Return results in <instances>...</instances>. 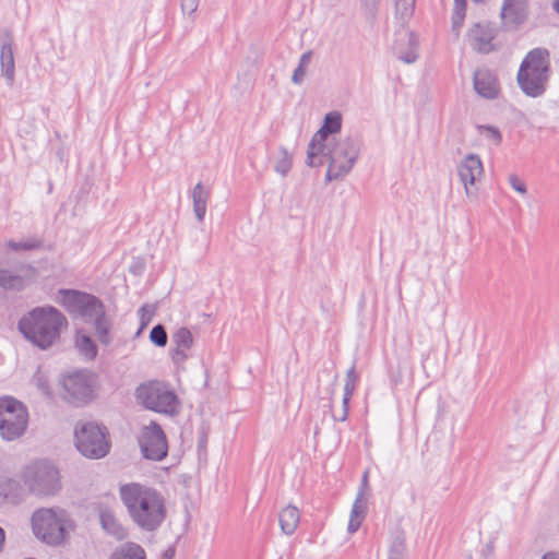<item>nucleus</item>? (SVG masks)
<instances>
[{"mask_svg":"<svg viewBox=\"0 0 559 559\" xmlns=\"http://www.w3.org/2000/svg\"><path fill=\"white\" fill-rule=\"evenodd\" d=\"M119 495L129 516L143 531L153 532L164 522L166 501L156 489L130 483L119 488Z\"/></svg>","mask_w":559,"mask_h":559,"instance_id":"f257e3e1","label":"nucleus"},{"mask_svg":"<svg viewBox=\"0 0 559 559\" xmlns=\"http://www.w3.org/2000/svg\"><path fill=\"white\" fill-rule=\"evenodd\" d=\"M67 328L66 316L52 306L36 307L19 321L20 332L41 350L57 345Z\"/></svg>","mask_w":559,"mask_h":559,"instance_id":"f03ea898","label":"nucleus"},{"mask_svg":"<svg viewBox=\"0 0 559 559\" xmlns=\"http://www.w3.org/2000/svg\"><path fill=\"white\" fill-rule=\"evenodd\" d=\"M60 304L69 313L84 322H93L99 342L108 345L111 341L109 331L110 320L106 317L104 306L95 296L72 289L59 292Z\"/></svg>","mask_w":559,"mask_h":559,"instance_id":"7ed1b4c3","label":"nucleus"},{"mask_svg":"<svg viewBox=\"0 0 559 559\" xmlns=\"http://www.w3.org/2000/svg\"><path fill=\"white\" fill-rule=\"evenodd\" d=\"M360 140L353 135L341 138L324 145L318 151L317 162L321 158L323 164L329 163L325 175L326 181L340 180L347 176L356 164L360 154Z\"/></svg>","mask_w":559,"mask_h":559,"instance_id":"20e7f679","label":"nucleus"},{"mask_svg":"<svg viewBox=\"0 0 559 559\" xmlns=\"http://www.w3.org/2000/svg\"><path fill=\"white\" fill-rule=\"evenodd\" d=\"M549 73L548 51L543 48H535L526 55L520 66L516 76L518 84L526 96L539 97L546 91Z\"/></svg>","mask_w":559,"mask_h":559,"instance_id":"39448f33","label":"nucleus"},{"mask_svg":"<svg viewBox=\"0 0 559 559\" xmlns=\"http://www.w3.org/2000/svg\"><path fill=\"white\" fill-rule=\"evenodd\" d=\"M134 396L136 402L146 409L170 416L179 412L178 396L164 382L153 380L141 383L135 389Z\"/></svg>","mask_w":559,"mask_h":559,"instance_id":"423d86ee","label":"nucleus"},{"mask_svg":"<svg viewBox=\"0 0 559 559\" xmlns=\"http://www.w3.org/2000/svg\"><path fill=\"white\" fill-rule=\"evenodd\" d=\"M68 514L60 508H41L32 515L34 535L49 545H59L66 538Z\"/></svg>","mask_w":559,"mask_h":559,"instance_id":"0eeeda50","label":"nucleus"},{"mask_svg":"<svg viewBox=\"0 0 559 559\" xmlns=\"http://www.w3.org/2000/svg\"><path fill=\"white\" fill-rule=\"evenodd\" d=\"M24 483L36 496L55 495L60 489L59 472L46 461L29 465L24 473Z\"/></svg>","mask_w":559,"mask_h":559,"instance_id":"6e6552de","label":"nucleus"},{"mask_svg":"<svg viewBox=\"0 0 559 559\" xmlns=\"http://www.w3.org/2000/svg\"><path fill=\"white\" fill-rule=\"evenodd\" d=\"M28 414L25 406L15 399H0V435L5 440H14L26 430Z\"/></svg>","mask_w":559,"mask_h":559,"instance_id":"1a4fd4ad","label":"nucleus"},{"mask_svg":"<svg viewBox=\"0 0 559 559\" xmlns=\"http://www.w3.org/2000/svg\"><path fill=\"white\" fill-rule=\"evenodd\" d=\"M76 449L86 457L100 459L109 452L105 428L94 423H82L75 428Z\"/></svg>","mask_w":559,"mask_h":559,"instance_id":"9d476101","label":"nucleus"},{"mask_svg":"<svg viewBox=\"0 0 559 559\" xmlns=\"http://www.w3.org/2000/svg\"><path fill=\"white\" fill-rule=\"evenodd\" d=\"M342 115L338 111H331L325 115L322 127L312 136L307 151V165L310 167H319L323 165V160L318 157V151L324 150V145L336 141L334 135L341 131Z\"/></svg>","mask_w":559,"mask_h":559,"instance_id":"9b49d317","label":"nucleus"},{"mask_svg":"<svg viewBox=\"0 0 559 559\" xmlns=\"http://www.w3.org/2000/svg\"><path fill=\"white\" fill-rule=\"evenodd\" d=\"M93 376L88 371H75L61 379L64 400L75 405L85 404L93 396Z\"/></svg>","mask_w":559,"mask_h":559,"instance_id":"f8f14e48","label":"nucleus"},{"mask_svg":"<svg viewBox=\"0 0 559 559\" xmlns=\"http://www.w3.org/2000/svg\"><path fill=\"white\" fill-rule=\"evenodd\" d=\"M143 456L152 461H162L168 453L166 435L156 421L143 426L139 437Z\"/></svg>","mask_w":559,"mask_h":559,"instance_id":"ddd939ff","label":"nucleus"},{"mask_svg":"<svg viewBox=\"0 0 559 559\" xmlns=\"http://www.w3.org/2000/svg\"><path fill=\"white\" fill-rule=\"evenodd\" d=\"M457 174L464 186L466 195H474L472 188L483 177L484 167L478 154H467L457 165Z\"/></svg>","mask_w":559,"mask_h":559,"instance_id":"4468645a","label":"nucleus"},{"mask_svg":"<svg viewBox=\"0 0 559 559\" xmlns=\"http://www.w3.org/2000/svg\"><path fill=\"white\" fill-rule=\"evenodd\" d=\"M35 269L26 266L19 272L0 269V302L5 300V292H20L24 289L35 277Z\"/></svg>","mask_w":559,"mask_h":559,"instance_id":"2eb2a0df","label":"nucleus"},{"mask_svg":"<svg viewBox=\"0 0 559 559\" xmlns=\"http://www.w3.org/2000/svg\"><path fill=\"white\" fill-rule=\"evenodd\" d=\"M495 35L496 29L490 24H475L468 34L471 46L478 52L488 53L493 49Z\"/></svg>","mask_w":559,"mask_h":559,"instance_id":"dca6fc26","label":"nucleus"},{"mask_svg":"<svg viewBox=\"0 0 559 559\" xmlns=\"http://www.w3.org/2000/svg\"><path fill=\"white\" fill-rule=\"evenodd\" d=\"M474 88L478 95L488 99L496 98L499 93L498 82L488 69H477L474 72Z\"/></svg>","mask_w":559,"mask_h":559,"instance_id":"f3484780","label":"nucleus"},{"mask_svg":"<svg viewBox=\"0 0 559 559\" xmlns=\"http://www.w3.org/2000/svg\"><path fill=\"white\" fill-rule=\"evenodd\" d=\"M501 17L506 25H519L527 17V4L525 0H504L501 9Z\"/></svg>","mask_w":559,"mask_h":559,"instance_id":"a211bd4d","label":"nucleus"},{"mask_svg":"<svg viewBox=\"0 0 559 559\" xmlns=\"http://www.w3.org/2000/svg\"><path fill=\"white\" fill-rule=\"evenodd\" d=\"M13 40L11 34L8 32L4 34L0 50V66L3 76L8 80L9 85H13L14 82V56H13Z\"/></svg>","mask_w":559,"mask_h":559,"instance_id":"6ab92c4d","label":"nucleus"},{"mask_svg":"<svg viewBox=\"0 0 559 559\" xmlns=\"http://www.w3.org/2000/svg\"><path fill=\"white\" fill-rule=\"evenodd\" d=\"M99 521L103 530L117 540H123L128 536V530L119 522L111 510L104 509L99 512Z\"/></svg>","mask_w":559,"mask_h":559,"instance_id":"aec40b11","label":"nucleus"},{"mask_svg":"<svg viewBox=\"0 0 559 559\" xmlns=\"http://www.w3.org/2000/svg\"><path fill=\"white\" fill-rule=\"evenodd\" d=\"M173 342L176 345L173 359L175 362L183 361L188 356L186 352L193 345V337L189 329L180 328L173 334Z\"/></svg>","mask_w":559,"mask_h":559,"instance_id":"412c9836","label":"nucleus"},{"mask_svg":"<svg viewBox=\"0 0 559 559\" xmlns=\"http://www.w3.org/2000/svg\"><path fill=\"white\" fill-rule=\"evenodd\" d=\"M210 195V189L201 182H198L191 191L193 213L199 223L204 221Z\"/></svg>","mask_w":559,"mask_h":559,"instance_id":"4be33fe9","label":"nucleus"},{"mask_svg":"<svg viewBox=\"0 0 559 559\" xmlns=\"http://www.w3.org/2000/svg\"><path fill=\"white\" fill-rule=\"evenodd\" d=\"M299 519V510L296 507L287 506L284 508L278 516L282 532L286 535H292L298 526Z\"/></svg>","mask_w":559,"mask_h":559,"instance_id":"5701e85b","label":"nucleus"},{"mask_svg":"<svg viewBox=\"0 0 559 559\" xmlns=\"http://www.w3.org/2000/svg\"><path fill=\"white\" fill-rule=\"evenodd\" d=\"M144 549L135 543H124L110 556V559H145Z\"/></svg>","mask_w":559,"mask_h":559,"instance_id":"b1692460","label":"nucleus"},{"mask_svg":"<svg viewBox=\"0 0 559 559\" xmlns=\"http://www.w3.org/2000/svg\"><path fill=\"white\" fill-rule=\"evenodd\" d=\"M365 513V506L362 503V491H359L353 504L350 519L348 522V532L355 533L361 525Z\"/></svg>","mask_w":559,"mask_h":559,"instance_id":"393cba45","label":"nucleus"},{"mask_svg":"<svg viewBox=\"0 0 559 559\" xmlns=\"http://www.w3.org/2000/svg\"><path fill=\"white\" fill-rule=\"evenodd\" d=\"M466 12V0H454V9L452 14V32L459 37L460 29L463 25Z\"/></svg>","mask_w":559,"mask_h":559,"instance_id":"a878e982","label":"nucleus"},{"mask_svg":"<svg viewBox=\"0 0 559 559\" xmlns=\"http://www.w3.org/2000/svg\"><path fill=\"white\" fill-rule=\"evenodd\" d=\"M76 347L79 352L87 359H94L97 355V347L92 338L85 334H78Z\"/></svg>","mask_w":559,"mask_h":559,"instance_id":"bb28decb","label":"nucleus"},{"mask_svg":"<svg viewBox=\"0 0 559 559\" xmlns=\"http://www.w3.org/2000/svg\"><path fill=\"white\" fill-rule=\"evenodd\" d=\"M311 57H312L311 50H308L301 55V57L299 59V63L292 75V81L294 84L299 85L304 82L306 74H307V67L311 61Z\"/></svg>","mask_w":559,"mask_h":559,"instance_id":"cd10ccee","label":"nucleus"},{"mask_svg":"<svg viewBox=\"0 0 559 559\" xmlns=\"http://www.w3.org/2000/svg\"><path fill=\"white\" fill-rule=\"evenodd\" d=\"M406 545L405 538L402 535H397L392 538L388 559H405Z\"/></svg>","mask_w":559,"mask_h":559,"instance_id":"c85d7f7f","label":"nucleus"},{"mask_svg":"<svg viewBox=\"0 0 559 559\" xmlns=\"http://www.w3.org/2000/svg\"><path fill=\"white\" fill-rule=\"evenodd\" d=\"M357 379L358 374L356 373L355 366H352L346 372V379L344 384L343 400H345V404L350 401V397L355 391Z\"/></svg>","mask_w":559,"mask_h":559,"instance_id":"c756f323","label":"nucleus"},{"mask_svg":"<svg viewBox=\"0 0 559 559\" xmlns=\"http://www.w3.org/2000/svg\"><path fill=\"white\" fill-rule=\"evenodd\" d=\"M281 157L274 166V170L285 177L292 168V156L285 147L280 148Z\"/></svg>","mask_w":559,"mask_h":559,"instance_id":"7c9ffc66","label":"nucleus"},{"mask_svg":"<svg viewBox=\"0 0 559 559\" xmlns=\"http://www.w3.org/2000/svg\"><path fill=\"white\" fill-rule=\"evenodd\" d=\"M405 36L407 37L408 44L411 46V49L404 53L400 55V59L404 61L405 63H413L417 60V38L412 33H406Z\"/></svg>","mask_w":559,"mask_h":559,"instance_id":"2f4dec72","label":"nucleus"},{"mask_svg":"<svg viewBox=\"0 0 559 559\" xmlns=\"http://www.w3.org/2000/svg\"><path fill=\"white\" fill-rule=\"evenodd\" d=\"M416 0H395L396 13L405 21L412 16Z\"/></svg>","mask_w":559,"mask_h":559,"instance_id":"473e14b6","label":"nucleus"},{"mask_svg":"<svg viewBox=\"0 0 559 559\" xmlns=\"http://www.w3.org/2000/svg\"><path fill=\"white\" fill-rule=\"evenodd\" d=\"M150 340L158 347H164L167 344V333L162 324L155 325L150 332Z\"/></svg>","mask_w":559,"mask_h":559,"instance_id":"72a5a7b5","label":"nucleus"},{"mask_svg":"<svg viewBox=\"0 0 559 559\" xmlns=\"http://www.w3.org/2000/svg\"><path fill=\"white\" fill-rule=\"evenodd\" d=\"M478 130L481 134L486 136L489 141L493 142L496 145L501 143V132L492 126H478Z\"/></svg>","mask_w":559,"mask_h":559,"instance_id":"f704fd0d","label":"nucleus"},{"mask_svg":"<svg viewBox=\"0 0 559 559\" xmlns=\"http://www.w3.org/2000/svg\"><path fill=\"white\" fill-rule=\"evenodd\" d=\"M139 313H140L141 321H142V326H145L147 323L151 322V320L155 313V307L150 306V305H144L140 308Z\"/></svg>","mask_w":559,"mask_h":559,"instance_id":"c9c22d12","label":"nucleus"},{"mask_svg":"<svg viewBox=\"0 0 559 559\" xmlns=\"http://www.w3.org/2000/svg\"><path fill=\"white\" fill-rule=\"evenodd\" d=\"M510 186L519 193L525 194L527 192L526 185L515 175L511 174L508 177Z\"/></svg>","mask_w":559,"mask_h":559,"instance_id":"e433bc0d","label":"nucleus"},{"mask_svg":"<svg viewBox=\"0 0 559 559\" xmlns=\"http://www.w3.org/2000/svg\"><path fill=\"white\" fill-rule=\"evenodd\" d=\"M181 12L183 15H192L199 7V0H181Z\"/></svg>","mask_w":559,"mask_h":559,"instance_id":"4c0bfd02","label":"nucleus"},{"mask_svg":"<svg viewBox=\"0 0 559 559\" xmlns=\"http://www.w3.org/2000/svg\"><path fill=\"white\" fill-rule=\"evenodd\" d=\"M7 246L11 248L12 250L19 251V250H31L34 249L36 246L33 242H16L13 240H9L7 242Z\"/></svg>","mask_w":559,"mask_h":559,"instance_id":"58836bf2","label":"nucleus"},{"mask_svg":"<svg viewBox=\"0 0 559 559\" xmlns=\"http://www.w3.org/2000/svg\"><path fill=\"white\" fill-rule=\"evenodd\" d=\"M349 402L345 404V400L342 401V409L340 413H333L335 420L345 421L348 417Z\"/></svg>","mask_w":559,"mask_h":559,"instance_id":"ea45409f","label":"nucleus"},{"mask_svg":"<svg viewBox=\"0 0 559 559\" xmlns=\"http://www.w3.org/2000/svg\"><path fill=\"white\" fill-rule=\"evenodd\" d=\"M37 385L40 388L44 394L50 395L48 383L43 377L37 378Z\"/></svg>","mask_w":559,"mask_h":559,"instance_id":"a19ab883","label":"nucleus"},{"mask_svg":"<svg viewBox=\"0 0 559 559\" xmlns=\"http://www.w3.org/2000/svg\"><path fill=\"white\" fill-rule=\"evenodd\" d=\"M369 11H374L380 0H362Z\"/></svg>","mask_w":559,"mask_h":559,"instance_id":"79ce46f5","label":"nucleus"},{"mask_svg":"<svg viewBox=\"0 0 559 559\" xmlns=\"http://www.w3.org/2000/svg\"><path fill=\"white\" fill-rule=\"evenodd\" d=\"M175 557V548L168 547L162 555V559H174Z\"/></svg>","mask_w":559,"mask_h":559,"instance_id":"37998d69","label":"nucleus"},{"mask_svg":"<svg viewBox=\"0 0 559 559\" xmlns=\"http://www.w3.org/2000/svg\"><path fill=\"white\" fill-rule=\"evenodd\" d=\"M542 559H559V552L549 551V552L545 554Z\"/></svg>","mask_w":559,"mask_h":559,"instance_id":"c03bdc74","label":"nucleus"},{"mask_svg":"<svg viewBox=\"0 0 559 559\" xmlns=\"http://www.w3.org/2000/svg\"><path fill=\"white\" fill-rule=\"evenodd\" d=\"M391 380H392V382H393L394 384L400 383V382L402 381V374H401V372L399 371L397 373H393V374L391 376Z\"/></svg>","mask_w":559,"mask_h":559,"instance_id":"a18cd8bd","label":"nucleus"},{"mask_svg":"<svg viewBox=\"0 0 559 559\" xmlns=\"http://www.w3.org/2000/svg\"><path fill=\"white\" fill-rule=\"evenodd\" d=\"M5 540V534L2 527H0V550L2 549Z\"/></svg>","mask_w":559,"mask_h":559,"instance_id":"49530a36","label":"nucleus"},{"mask_svg":"<svg viewBox=\"0 0 559 559\" xmlns=\"http://www.w3.org/2000/svg\"><path fill=\"white\" fill-rule=\"evenodd\" d=\"M367 479H368V473H367V472H365V473H364V475H362V481H361V483H362V484H361V485H362V487H365V486L367 485Z\"/></svg>","mask_w":559,"mask_h":559,"instance_id":"de8ad7c7","label":"nucleus"},{"mask_svg":"<svg viewBox=\"0 0 559 559\" xmlns=\"http://www.w3.org/2000/svg\"><path fill=\"white\" fill-rule=\"evenodd\" d=\"M554 8L559 13V0H555Z\"/></svg>","mask_w":559,"mask_h":559,"instance_id":"09e8293b","label":"nucleus"},{"mask_svg":"<svg viewBox=\"0 0 559 559\" xmlns=\"http://www.w3.org/2000/svg\"><path fill=\"white\" fill-rule=\"evenodd\" d=\"M474 2H485L486 0H473Z\"/></svg>","mask_w":559,"mask_h":559,"instance_id":"8fccbe9b","label":"nucleus"},{"mask_svg":"<svg viewBox=\"0 0 559 559\" xmlns=\"http://www.w3.org/2000/svg\"><path fill=\"white\" fill-rule=\"evenodd\" d=\"M402 364H403L404 366H407V365H408V361H407V360H404Z\"/></svg>","mask_w":559,"mask_h":559,"instance_id":"3c124183","label":"nucleus"}]
</instances>
